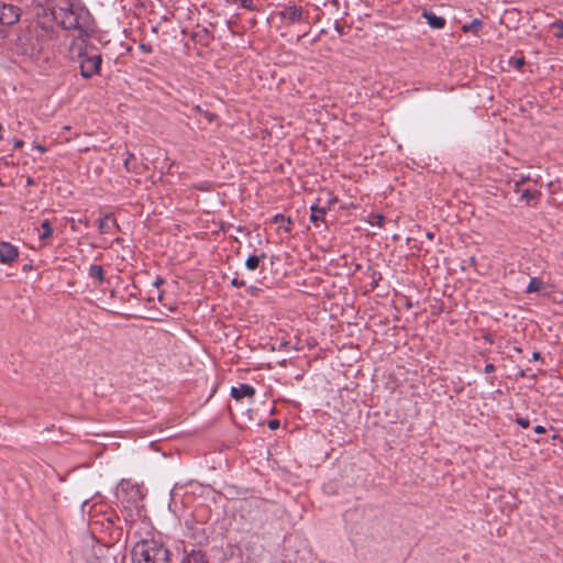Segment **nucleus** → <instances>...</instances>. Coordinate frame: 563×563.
<instances>
[{
    "instance_id": "32",
    "label": "nucleus",
    "mask_w": 563,
    "mask_h": 563,
    "mask_svg": "<svg viewBox=\"0 0 563 563\" xmlns=\"http://www.w3.org/2000/svg\"><path fill=\"white\" fill-rule=\"evenodd\" d=\"M35 148H36L37 151H40L41 153L46 152V148H45L43 145H40V144L35 145Z\"/></svg>"
},
{
    "instance_id": "2",
    "label": "nucleus",
    "mask_w": 563,
    "mask_h": 563,
    "mask_svg": "<svg viewBox=\"0 0 563 563\" xmlns=\"http://www.w3.org/2000/svg\"><path fill=\"white\" fill-rule=\"evenodd\" d=\"M132 563H169V551L157 540L137 541L131 551Z\"/></svg>"
},
{
    "instance_id": "34",
    "label": "nucleus",
    "mask_w": 563,
    "mask_h": 563,
    "mask_svg": "<svg viewBox=\"0 0 563 563\" xmlns=\"http://www.w3.org/2000/svg\"><path fill=\"white\" fill-rule=\"evenodd\" d=\"M283 229H284L286 232H289V231H290V228L287 225V223H284Z\"/></svg>"
},
{
    "instance_id": "25",
    "label": "nucleus",
    "mask_w": 563,
    "mask_h": 563,
    "mask_svg": "<svg viewBox=\"0 0 563 563\" xmlns=\"http://www.w3.org/2000/svg\"><path fill=\"white\" fill-rule=\"evenodd\" d=\"M231 284H232L233 286H236V287H242V286H244V285H245V282H244V280H239L238 278H233V279H232V282H231Z\"/></svg>"
},
{
    "instance_id": "18",
    "label": "nucleus",
    "mask_w": 563,
    "mask_h": 563,
    "mask_svg": "<svg viewBox=\"0 0 563 563\" xmlns=\"http://www.w3.org/2000/svg\"><path fill=\"white\" fill-rule=\"evenodd\" d=\"M240 4L242 8L250 10V11L257 10V8L255 5V0H240Z\"/></svg>"
},
{
    "instance_id": "26",
    "label": "nucleus",
    "mask_w": 563,
    "mask_h": 563,
    "mask_svg": "<svg viewBox=\"0 0 563 563\" xmlns=\"http://www.w3.org/2000/svg\"><path fill=\"white\" fill-rule=\"evenodd\" d=\"M374 218H375V223L380 227L384 222V217L382 214H375Z\"/></svg>"
},
{
    "instance_id": "5",
    "label": "nucleus",
    "mask_w": 563,
    "mask_h": 563,
    "mask_svg": "<svg viewBox=\"0 0 563 563\" xmlns=\"http://www.w3.org/2000/svg\"><path fill=\"white\" fill-rule=\"evenodd\" d=\"M19 256L18 249L9 242H0V263L11 264Z\"/></svg>"
},
{
    "instance_id": "24",
    "label": "nucleus",
    "mask_w": 563,
    "mask_h": 563,
    "mask_svg": "<svg viewBox=\"0 0 563 563\" xmlns=\"http://www.w3.org/2000/svg\"><path fill=\"white\" fill-rule=\"evenodd\" d=\"M202 115L209 121L212 122L216 119V115L209 111H202Z\"/></svg>"
},
{
    "instance_id": "1",
    "label": "nucleus",
    "mask_w": 563,
    "mask_h": 563,
    "mask_svg": "<svg viewBox=\"0 0 563 563\" xmlns=\"http://www.w3.org/2000/svg\"><path fill=\"white\" fill-rule=\"evenodd\" d=\"M51 14L54 21L65 30L78 33L77 40L86 41L95 33L93 20L87 9L76 0H51Z\"/></svg>"
},
{
    "instance_id": "3",
    "label": "nucleus",
    "mask_w": 563,
    "mask_h": 563,
    "mask_svg": "<svg viewBox=\"0 0 563 563\" xmlns=\"http://www.w3.org/2000/svg\"><path fill=\"white\" fill-rule=\"evenodd\" d=\"M88 38L85 42L77 40L70 46L73 58L79 62L80 74L84 78H91L100 70L101 56L92 47L88 46Z\"/></svg>"
},
{
    "instance_id": "28",
    "label": "nucleus",
    "mask_w": 563,
    "mask_h": 563,
    "mask_svg": "<svg viewBox=\"0 0 563 563\" xmlns=\"http://www.w3.org/2000/svg\"><path fill=\"white\" fill-rule=\"evenodd\" d=\"M140 48L145 52V53H151L152 52V47L151 45H146V44H141L140 45Z\"/></svg>"
},
{
    "instance_id": "30",
    "label": "nucleus",
    "mask_w": 563,
    "mask_h": 563,
    "mask_svg": "<svg viewBox=\"0 0 563 563\" xmlns=\"http://www.w3.org/2000/svg\"><path fill=\"white\" fill-rule=\"evenodd\" d=\"M13 145H14V148H20L23 146V141L20 139H14Z\"/></svg>"
},
{
    "instance_id": "23",
    "label": "nucleus",
    "mask_w": 563,
    "mask_h": 563,
    "mask_svg": "<svg viewBox=\"0 0 563 563\" xmlns=\"http://www.w3.org/2000/svg\"><path fill=\"white\" fill-rule=\"evenodd\" d=\"M279 424H280V423H279V420H277V419H273V420H269V421H268V428H269L271 430H276V429H278V428H279Z\"/></svg>"
},
{
    "instance_id": "11",
    "label": "nucleus",
    "mask_w": 563,
    "mask_h": 563,
    "mask_svg": "<svg viewBox=\"0 0 563 563\" xmlns=\"http://www.w3.org/2000/svg\"><path fill=\"white\" fill-rule=\"evenodd\" d=\"M266 258V254L262 253L260 255H250L245 261V266L250 271H255L260 266V262Z\"/></svg>"
},
{
    "instance_id": "7",
    "label": "nucleus",
    "mask_w": 563,
    "mask_h": 563,
    "mask_svg": "<svg viewBox=\"0 0 563 563\" xmlns=\"http://www.w3.org/2000/svg\"><path fill=\"white\" fill-rule=\"evenodd\" d=\"M422 16L427 20V23L433 29H443L445 26V19L437 15L432 11L424 10Z\"/></svg>"
},
{
    "instance_id": "31",
    "label": "nucleus",
    "mask_w": 563,
    "mask_h": 563,
    "mask_svg": "<svg viewBox=\"0 0 563 563\" xmlns=\"http://www.w3.org/2000/svg\"><path fill=\"white\" fill-rule=\"evenodd\" d=\"M534 432H536V433H543V432H545V429H544V427H542V426H537V427L534 428Z\"/></svg>"
},
{
    "instance_id": "4",
    "label": "nucleus",
    "mask_w": 563,
    "mask_h": 563,
    "mask_svg": "<svg viewBox=\"0 0 563 563\" xmlns=\"http://www.w3.org/2000/svg\"><path fill=\"white\" fill-rule=\"evenodd\" d=\"M20 19V9L12 4L0 7V24L12 25Z\"/></svg>"
},
{
    "instance_id": "22",
    "label": "nucleus",
    "mask_w": 563,
    "mask_h": 563,
    "mask_svg": "<svg viewBox=\"0 0 563 563\" xmlns=\"http://www.w3.org/2000/svg\"><path fill=\"white\" fill-rule=\"evenodd\" d=\"M517 423L520 424L522 428H528L530 424V421L528 418H517Z\"/></svg>"
},
{
    "instance_id": "16",
    "label": "nucleus",
    "mask_w": 563,
    "mask_h": 563,
    "mask_svg": "<svg viewBox=\"0 0 563 563\" xmlns=\"http://www.w3.org/2000/svg\"><path fill=\"white\" fill-rule=\"evenodd\" d=\"M539 195L540 194L537 190L525 189L521 192V198L525 199L528 203H530L531 201H536Z\"/></svg>"
},
{
    "instance_id": "14",
    "label": "nucleus",
    "mask_w": 563,
    "mask_h": 563,
    "mask_svg": "<svg viewBox=\"0 0 563 563\" xmlns=\"http://www.w3.org/2000/svg\"><path fill=\"white\" fill-rule=\"evenodd\" d=\"M543 288V282L539 279L538 277H532L527 286V292H536Z\"/></svg>"
},
{
    "instance_id": "15",
    "label": "nucleus",
    "mask_w": 563,
    "mask_h": 563,
    "mask_svg": "<svg viewBox=\"0 0 563 563\" xmlns=\"http://www.w3.org/2000/svg\"><path fill=\"white\" fill-rule=\"evenodd\" d=\"M324 213H325V209L324 208H320L318 206H312L311 207L310 220L316 223L317 221L322 219Z\"/></svg>"
},
{
    "instance_id": "17",
    "label": "nucleus",
    "mask_w": 563,
    "mask_h": 563,
    "mask_svg": "<svg viewBox=\"0 0 563 563\" xmlns=\"http://www.w3.org/2000/svg\"><path fill=\"white\" fill-rule=\"evenodd\" d=\"M481 27H482V22L478 19H475L470 24L463 25L462 30L464 32L476 33Z\"/></svg>"
},
{
    "instance_id": "27",
    "label": "nucleus",
    "mask_w": 563,
    "mask_h": 563,
    "mask_svg": "<svg viewBox=\"0 0 563 563\" xmlns=\"http://www.w3.org/2000/svg\"><path fill=\"white\" fill-rule=\"evenodd\" d=\"M484 371H485V373L494 372L495 371L494 364H492V363L486 364Z\"/></svg>"
},
{
    "instance_id": "29",
    "label": "nucleus",
    "mask_w": 563,
    "mask_h": 563,
    "mask_svg": "<svg viewBox=\"0 0 563 563\" xmlns=\"http://www.w3.org/2000/svg\"><path fill=\"white\" fill-rule=\"evenodd\" d=\"M553 26H556L559 29H561V33L558 34V36L562 37L563 36V22H556L553 24Z\"/></svg>"
},
{
    "instance_id": "12",
    "label": "nucleus",
    "mask_w": 563,
    "mask_h": 563,
    "mask_svg": "<svg viewBox=\"0 0 563 563\" xmlns=\"http://www.w3.org/2000/svg\"><path fill=\"white\" fill-rule=\"evenodd\" d=\"M41 228H42L43 232L40 233L38 238L41 241H46L53 234V228H52L49 220H44L41 224Z\"/></svg>"
},
{
    "instance_id": "21",
    "label": "nucleus",
    "mask_w": 563,
    "mask_h": 563,
    "mask_svg": "<svg viewBox=\"0 0 563 563\" xmlns=\"http://www.w3.org/2000/svg\"><path fill=\"white\" fill-rule=\"evenodd\" d=\"M133 158H134V154H133V153H129V154H128L126 159L124 161V164H123V165H124V167H125V169H126L128 172H130V170H131L130 163H131V161H132Z\"/></svg>"
},
{
    "instance_id": "9",
    "label": "nucleus",
    "mask_w": 563,
    "mask_h": 563,
    "mask_svg": "<svg viewBox=\"0 0 563 563\" xmlns=\"http://www.w3.org/2000/svg\"><path fill=\"white\" fill-rule=\"evenodd\" d=\"M115 225V220L110 216H104L99 220L98 229L101 234L109 233L111 228Z\"/></svg>"
},
{
    "instance_id": "8",
    "label": "nucleus",
    "mask_w": 563,
    "mask_h": 563,
    "mask_svg": "<svg viewBox=\"0 0 563 563\" xmlns=\"http://www.w3.org/2000/svg\"><path fill=\"white\" fill-rule=\"evenodd\" d=\"M280 16L290 22L298 21L302 16V9L297 5L287 7L280 12Z\"/></svg>"
},
{
    "instance_id": "37",
    "label": "nucleus",
    "mask_w": 563,
    "mask_h": 563,
    "mask_svg": "<svg viewBox=\"0 0 563 563\" xmlns=\"http://www.w3.org/2000/svg\"><path fill=\"white\" fill-rule=\"evenodd\" d=\"M427 236H428V239L432 240L433 239V233H428Z\"/></svg>"
},
{
    "instance_id": "20",
    "label": "nucleus",
    "mask_w": 563,
    "mask_h": 563,
    "mask_svg": "<svg viewBox=\"0 0 563 563\" xmlns=\"http://www.w3.org/2000/svg\"><path fill=\"white\" fill-rule=\"evenodd\" d=\"M509 63H510V65H512L514 67L519 69L525 64V59H523V57L511 58Z\"/></svg>"
},
{
    "instance_id": "19",
    "label": "nucleus",
    "mask_w": 563,
    "mask_h": 563,
    "mask_svg": "<svg viewBox=\"0 0 563 563\" xmlns=\"http://www.w3.org/2000/svg\"><path fill=\"white\" fill-rule=\"evenodd\" d=\"M274 222L278 223L279 228H283V223L287 222V224H289L290 223V219L289 218L286 219L283 214H276L274 217Z\"/></svg>"
},
{
    "instance_id": "36",
    "label": "nucleus",
    "mask_w": 563,
    "mask_h": 563,
    "mask_svg": "<svg viewBox=\"0 0 563 563\" xmlns=\"http://www.w3.org/2000/svg\"><path fill=\"white\" fill-rule=\"evenodd\" d=\"M27 185H33V179L32 178H27Z\"/></svg>"
},
{
    "instance_id": "35",
    "label": "nucleus",
    "mask_w": 563,
    "mask_h": 563,
    "mask_svg": "<svg viewBox=\"0 0 563 563\" xmlns=\"http://www.w3.org/2000/svg\"><path fill=\"white\" fill-rule=\"evenodd\" d=\"M194 110L202 113V110H201L200 106H196V107L194 108Z\"/></svg>"
},
{
    "instance_id": "13",
    "label": "nucleus",
    "mask_w": 563,
    "mask_h": 563,
    "mask_svg": "<svg viewBox=\"0 0 563 563\" xmlns=\"http://www.w3.org/2000/svg\"><path fill=\"white\" fill-rule=\"evenodd\" d=\"M89 276L97 279L99 283L103 282V269L100 265H91L89 267Z\"/></svg>"
},
{
    "instance_id": "38",
    "label": "nucleus",
    "mask_w": 563,
    "mask_h": 563,
    "mask_svg": "<svg viewBox=\"0 0 563 563\" xmlns=\"http://www.w3.org/2000/svg\"><path fill=\"white\" fill-rule=\"evenodd\" d=\"M519 185H520V181H517V183H516V190H518Z\"/></svg>"
},
{
    "instance_id": "33",
    "label": "nucleus",
    "mask_w": 563,
    "mask_h": 563,
    "mask_svg": "<svg viewBox=\"0 0 563 563\" xmlns=\"http://www.w3.org/2000/svg\"><path fill=\"white\" fill-rule=\"evenodd\" d=\"M540 357H541V354H540L539 352H534V353L532 354V360H533V361H538Z\"/></svg>"
},
{
    "instance_id": "10",
    "label": "nucleus",
    "mask_w": 563,
    "mask_h": 563,
    "mask_svg": "<svg viewBox=\"0 0 563 563\" xmlns=\"http://www.w3.org/2000/svg\"><path fill=\"white\" fill-rule=\"evenodd\" d=\"M181 563H208L201 551H191L181 561Z\"/></svg>"
},
{
    "instance_id": "6",
    "label": "nucleus",
    "mask_w": 563,
    "mask_h": 563,
    "mask_svg": "<svg viewBox=\"0 0 563 563\" xmlns=\"http://www.w3.org/2000/svg\"><path fill=\"white\" fill-rule=\"evenodd\" d=\"M255 394V389L247 384H240L239 386H234L231 388L232 398L240 400L243 397H253Z\"/></svg>"
}]
</instances>
